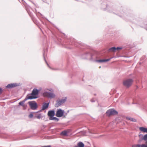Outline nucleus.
<instances>
[{"label":"nucleus","mask_w":147,"mask_h":147,"mask_svg":"<svg viewBox=\"0 0 147 147\" xmlns=\"http://www.w3.org/2000/svg\"><path fill=\"white\" fill-rule=\"evenodd\" d=\"M49 119L50 120H55L58 121V119L56 117H52L51 118H49Z\"/></svg>","instance_id":"obj_17"},{"label":"nucleus","mask_w":147,"mask_h":147,"mask_svg":"<svg viewBox=\"0 0 147 147\" xmlns=\"http://www.w3.org/2000/svg\"><path fill=\"white\" fill-rule=\"evenodd\" d=\"M111 59H100L96 61V62H103L109 61Z\"/></svg>","instance_id":"obj_10"},{"label":"nucleus","mask_w":147,"mask_h":147,"mask_svg":"<svg viewBox=\"0 0 147 147\" xmlns=\"http://www.w3.org/2000/svg\"><path fill=\"white\" fill-rule=\"evenodd\" d=\"M3 91V90L2 88H0V94H1L2 93Z\"/></svg>","instance_id":"obj_23"},{"label":"nucleus","mask_w":147,"mask_h":147,"mask_svg":"<svg viewBox=\"0 0 147 147\" xmlns=\"http://www.w3.org/2000/svg\"><path fill=\"white\" fill-rule=\"evenodd\" d=\"M141 145L140 144H134L132 146V147H140Z\"/></svg>","instance_id":"obj_19"},{"label":"nucleus","mask_w":147,"mask_h":147,"mask_svg":"<svg viewBox=\"0 0 147 147\" xmlns=\"http://www.w3.org/2000/svg\"><path fill=\"white\" fill-rule=\"evenodd\" d=\"M126 119H127L130 120L132 121L136 122V119H134L132 118L129 117H127L126 118Z\"/></svg>","instance_id":"obj_12"},{"label":"nucleus","mask_w":147,"mask_h":147,"mask_svg":"<svg viewBox=\"0 0 147 147\" xmlns=\"http://www.w3.org/2000/svg\"><path fill=\"white\" fill-rule=\"evenodd\" d=\"M133 82V80L131 79H126L123 80V84L125 87L128 88L131 86Z\"/></svg>","instance_id":"obj_2"},{"label":"nucleus","mask_w":147,"mask_h":147,"mask_svg":"<svg viewBox=\"0 0 147 147\" xmlns=\"http://www.w3.org/2000/svg\"><path fill=\"white\" fill-rule=\"evenodd\" d=\"M61 134L63 135H66L67 134V132L66 131H63L61 132Z\"/></svg>","instance_id":"obj_20"},{"label":"nucleus","mask_w":147,"mask_h":147,"mask_svg":"<svg viewBox=\"0 0 147 147\" xmlns=\"http://www.w3.org/2000/svg\"><path fill=\"white\" fill-rule=\"evenodd\" d=\"M55 115V112L54 111H49L48 113V115L50 117L49 118H51Z\"/></svg>","instance_id":"obj_8"},{"label":"nucleus","mask_w":147,"mask_h":147,"mask_svg":"<svg viewBox=\"0 0 147 147\" xmlns=\"http://www.w3.org/2000/svg\"><path fill=\"white\" fill-rule=\"evenodd\" d=\"M121 49H122L121 48L117 47V48H116V50H119Z\"/></svg>","instance_id":"obj_24"},{"label":"nucleus","mask_w":147,"mask_h":147,"mask_svg":"<svg viewBox=\"0 0 147 147\" xmlns=\"http://www.w3.org/2000/svg\"><path fill=\"white\" fill-rule=\"evenodd\" d=\"M49 103H45L43 105L42 107V109L43 110H45L49 106Z\"/></svg>","instance_id":"obj_11"},{"label":"nucleus","mask_w":147,"mask_h":147,"mask_svg":"<svg viewBox=\"0 0 147 147\" xmlns=\"http://www.w3.org/2000/svg\"><path fill=\"white\" fill-rule=\"evenodd\" d=\"M41 116L40 114H39L36 115V117L38 119H40L41 117Z\"/></svg>","instance_id":"obj_21"},{"label":"nucleus","mask_w":147,"mask_h":147,"mask_svg":"<svg viewBox=\"0 0 147 147\" xmlns=\"http://www.w3.org/2000/svg\"><path fill=\"white\" fill-rule=\"evenodd\" d=\"M29 117H30V118H32L33 117V115L32 114V113H30L29 115Z\"/></svg>","instance_id":"obj_22"},{"label":"nucleus","mask_w":147,"mask_h":147,"mask_svg":"<svg viewBox=\"0 0 147 147\" xmlns=\"http://www.w3.org/2000/svg\"><path fill=\"white\" fill-rule=\"evenodd\" d=\"M64 111L61 109H58L56 112V115L58 117H61L63 115Z\"/></svg>","instance_id":"obj_6"},{"label":"nucleus","mask_w":147,"mask_h":147,"mask_svg":"<svg viewBox=\"0 0 147 147\" xmlns=\"http://www.w3.org/2000/svg\"><path fill=\"white\" fill-rule=\"evenodd\" d=\"M139 129L142 131L144 132L147 133V128L143 127H140Z\"/></svg>","instance_id":"obj_9"},{"label":"nucleus","mask_w":147,"mask_h":147,"mask_svg":"<svg viewBox=\"0 0 147 147\" xmlns=\"http://www.w3.org/2000/svg\"><path fill=\"white\" fill-rule=\"evenodd\" d=\"M6 88H9V84H8L6 87Z\"/></svg>","instance_id":"obj_25"},{"label":"nucleus","mask_w":147,"mask_h":147,"mask_svg":"<svg viewBox=\"0 0 147 147\" xmlns=\"http://www.w3.org/2000/svg\"><path fill=\"white\" fill-rule=\"evenodd\" d=\"M78 145L79 147H84V144L81 142L78 143Z\"/></svg>","instance_id":"obj_13"},{"label":"nucleus","mask_w":147,"mask_h":147,"mask_svg":"<svg viewBox=\"0 0 147 147\" xmlns=\"http://www.w3.org/2000/svg\"><path fill=\"white\" fill-rule=\"evenodd\" d=\"M139 136H140V135H139Z\"/></svg>","instance_id":"obj_27"},{"label":"nucleus","mask_w":147,"mask_h":147,"mask_svg":"<svg viewBox=\"0 0 147 147\" xmlns=\"http://www.w3.org/2000/svg\"><path fill=\"white\" fill-rule=\"evenodd\" d=\"M66 100V98L62 99L60 100L57 102L55 104L56 107H58L61 104L64 103Z\"/></svg>","instance_id":"obj_7"},{"label":"nucleus","mask_w":147,"mask_h":147,"mask_svg":"<svg viewBox=\"0 0 147 147\" xmlns=\"http://www.w3.org/2000/svg\"><path fill=\"white\" fill-rule=\"evenodd\" d=\"M38 92L39 91L38 90L36 89H34L32 92L31 95L29 94L27 96V98L31 99L37 98L36 96L38 94Z\"/></svg>","instance_id":"obj_1"},{"label":"nucleus","mask_w":147,"mask_h":147,"mask_svg":"<svg viewBox=\"0 0 147 147\" xmlns=\"http://www.w3.org/2000/svg\"><path fill=\"white\" fill-rule=\"evenodd\" d=\"M142 139L145 141L147 140V134L144 136Z\"/></svg>","instance_id":"obj_16"},{"label":"nucleus","mask_w":147,"mask_h":147,"mask_svg":"<svg viewBox=\"0 0 147 147\" xmlns=\"http://www.w3.org/2000/svg\"><path fill=\"white\" fill-rule=\"evenodd\" d=\"M43 95L44 97H47L50 98H53L55 97V95L54 94L50 92H44L43 93Z\"/></svg>","instance_id":"obj_4"},{"label":"nucleus","mask_w":147,"mask_h":147,"mask_svg":"<svg viewBox=\"0 0 147 147\" xmlns=\"http://www.w3.org/2000/svg\"><path fill=\"white\" fill-rule=\"evenodd\" d=\"M107 115L109 116L112 115H116L117 114V112L114 109H110L108 110L106 112Z\"/></svg>","instance_id":"obj_3"},{"label":"nucleus","mask_w":147,"mask_h":147,"mask_svg":"<svg viewBox=\"0 0 147 147\" xmlns=\"http://www.w3.org/2000/svg\"><path fill=\"white\" fill-rule=\"evenodd\" d=\"M17 85L16 84H10V88H13L16 87Z\"/></svg>","instance_id":"obj_15"},{"label":"nucleus","mask_w":147,"mask_h":147,"mask_svg":"<svg viewBox=\"0 0 147 147\" xmlns=\"http://www.w3.org/2000/svg\"><path fill=\"white\" fill-rule=\"evenodd\" d=\"M116 50V48L115 47H113L109 50V51L115 52Z\"/></svg>","instance_id":"obj_14"},{"label":"nucleus","mask_w":147,"mask_h":147,"mask_svg":"<svg viewBox=\"0 0 147 147\" xmlns=\"http://www.w3.org/2000/svg\"><path fill=\"white\" fill-rule=\"evenodd\" d=\"M100 67H101V66H100V67H99V68H100Z\"/></svg>","instance_id":"obj_26"},{"label":"nucleus","mask_w":147,"mask_h":147,"mask_svg":"<svg viewBox=\"0 0 147 147\" xmlns=\"http://www.w3.org/2000/svg\"><path fill=\"white\" fill-rule=\"evenodd\" d=\"M28 103L32 109L34 110L37 108V105L35 102H29Z\"/></svg>","instance_id":"obj_5"},{"label":"nucleus","mask_w":147,"mask_h":147,"mask_svg":"<svg viewBox=\"0 0 147 147\" xmlns=\"http://www.w3.org/2000/svg\"><path fill=\"white\" fill-rule=\"evenodd\" d=\"M24 101L20 102L19 103V105L24 106Z\"/></svg>","instance_id":"obj_18"}]
</instances>
